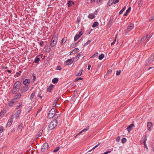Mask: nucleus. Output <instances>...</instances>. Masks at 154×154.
<instances>
[{
  "label": "nucleus",
  "instance_id": "f257e3e1",
  "mask_svg": "<svg viewBox=\"0 0 154 154\" xmlns=\"http://www.w3.org/2000/svg\"><path fill=\"white\" fill-rule=\"evenodd\" d=\"M21 83L19 81L16 82L14 84L12 90L13 94H17L20 90Z\"/></svg>",
  "mask_w": 154,
  "mask_h": 154
},
{
  "label": "nucleus",
  "instance_id": "f03ea898",
  "mask_svg": "<svg viewBox=\"0 0 154 154\" xmlns=\"http://www.w3.org/2000/svg\"><path fill=\"white\" fill-rule=\"evenodd\" d=\"M55 109L54 108L52 109L49 112L48 117L49 119H51L54 117L55 118H58V116H60V115H59V116H57V115H55Z\"/></svg>",
  "mask_w": 154,
  "mask_h": 154
},
{
  "label": "nucleus",
  "instance_id": "7ed1b4c3",
  "mask_svg": "<svg viewBox=\"0 0 154 154\" xmlns=\"http://www.w3.org/2000/svg\"><path fill=\"white\" fill-rule=\"evenodd\" d=\"M57 124V121L56 119H55L52 121L50 123L48 126V130H51L54 129Z\"/></svg>",
  "mask_w": 154,
  "mask_h": 154
},
{
  "label": "nucleus",
  "instance_id": "20e7f679",
  "mask_svg": "<svg viewBox=\"0 0 154 154\" xmlns=\"http://www.w3.org/2000/svg\"><path fill=\"white\" fill-rule=\"evenodd\" d=\"M57 36L58 35L57 34H55L53 35L50 44L51 46L54 47L56 45L57 40Z\"/></svg>",
  "mask_w": 154,
  "mask_h": 154
},
{
  "label": "nucleus",
  "instance_id": "39448f33",
  "mask_svg": "<svg viewBox=\"0 0 154 154\" xmlns=\"http://www.w3.org/2000/svg\"><path fill=\"white\" fill-rule=\"evenodd\" d=\"M154 60V56L152 55L148 59V60L145 63L146 66H147L149 64L151 63Z\"/></svg>",
  "mask_w": 154,
  "mask_h": 154
},
{
  "label": "nucleus",
  "instance_id": "423d86ee",
  "mask_svg": "<svg viewBox=\"0 0 154 154\" xmlns=\"http://www.w3.org/2000/svg\"><path fill=\"white\" fill-rule=\"evenodd\" d=\"M48 144L46 143H44L41 149L42 151L45 152L48 149Z\"/></svg>",
  "mask_w": 154,
  "mask_h": 154
},
{
  "label": "nucleus",
  "instance_id": "0eeeda50",
  "mask_svg": "<svg viewBox=\"0 0 154 154\" xmlns=\"http://www.w3.org/2000/svg\"><path fill=\"white\" fill-rule=\"evenodd\" d=\"M134 27V24L131 23L128 26L127 29L126 30V32H128L132 29Z\"/></svg>",
  "mask_w": 154,
  "mask_h": 154
},
{
  "label": "nucleus",
  "instance_id": "6e6552de",
  "mask_svg": "<svg viewBox=\"0 0 154 154\" xmlns=\"http://www.w3.org/2000/svg\"><path fill=\"white\" fill-rule=\"evenodd\" d=\"M29 87L28 86H25L23 87H22L20 89V90L22 93H24L29 89Z\"/></svg>",
  "mask_w": 154,
  "mask_h": 154
},
{
  "label": "nucleus",
  "instance_id": "1a4fd4ad",
  "mask_svg": "<svg viewBox=\"0 0 154 154\" xmlns=\"http://www.w3.org/2000/svg\"><path fill=\"white\" fill-rule=\"evenodd\" d=\"M30 82V80L29 79H25L23 81V83L25 86L28 87L29 84Z\"/></svg>",
  "mask_w": 154,
  "mask_h": 154
},
{
  "label": "nucleus",
  "instance_id": "9d476101",
  "mask_svg": "<svg viewBox=\"0 0 154 154\" xmlns=\"http://www.w3.org/2000/svg\"><path fill=\"white\" fill-rule=\"evenodd\" d=\"M153 125L152 123L151 122H148L147 123V129L149 131H151L152 130L151 127H152Z\"/></svg>",
  "mask_w": 154,
  "mask_h": 154
},
{
  "label": "nucleus",
  "instance_id": "9b49d317",
  "mask_svg": "<svg viewBox=\"0 0 154 154\" xmlns=\"http://www.w3.org/2000/svg\"><path fill=\"white\" fill-rule=\"evenodd\" d=\"M17 102L15 99H13L11 101H9L8 103V105L10 106H11L15 105V103Z\"/></svg>",
  "mask_w": 154,
  "mask_h": 154
},
{
  "label": "nucleus",
  "instance_id": "f8f14e48",
  "mask_svg": "<svg viewBox=\"0 0 154 154\" xmlns=\"http://www.w3.org/2000/svg\"><path fill=\"white\" fill-rule=\"evenodd\" d=\"M21 110H17L15 112L14 114L15 118L17 119L18 118L19 115H20Z\"/></svg>",
  "mask_w": 154,
  "mask_h": 154
},
{
  "label": "nucleus",
  "instance_id": "ddd939ff",
  "mask_svg": "<svg viewBox=\"0 0 154 154\" xmlns=\"http://www.w3.org/2000/svg\"><path fill=\"white\" fill-rule=\"evenodd\" d=\"M134 127V125L133 124H132L131 125L128 126L127 128V129L129 133L132 129L133 127Z\"/></svg>",
  "mask_w": 154,
  "mask_h": 154
},
{
  "label": "nucleus",
  "instance_id": "4468645a",
  "mask_svg": "<svg viewBox=\"0 0 154 154\" xmlns=\"http://www.w3.org/2000/svg\"><path fill=\"white\" fill-rule=\"evenodd\" d=\"M13 122V119L12 117H11L10 119H9L8 123L6 125L7 127L10 126L12 124Z\"/></svg>",
  "mask_w": 154,
  "mask_h": 154
},
{
  "label": "nucleus",
  "instance_id": "2eb2a0df",
  "mask_svg": "<svg viewBox=\"0 0 154 154\" xmlns=\"http://www.w3.org/2000/svg\"><path fill=\"white\" fill-rule=\"evenodd\" d=\"M54 86L52 84H51L50 86H49L47 88V91L49 92H51V91L52 90Z\"/></svg>",
  "mask_w": 154,
  "mask_h": 154
},
{
  "label": "nucleus",
  "instance_id": "dca6fc26",
  "mask_svg": "<svg viewBox=\"0 0 154 154\" xmlns=\"http://www.w3.org/2000/svg\"><path fill=\"white\" fill-rule=\"evenodd\" d=\"M21 96V94L20 93H19L18 94L15 96L14 98H13L17 102V99L20 98Z\"/></svg>",
  "mask_w": 154,
  "mask_h": 154
},
{
  "label": "nucleus",
  "instance_id": "f3484780",
  "mask_svg": "<svg viewBox=\"0 0 154 154\" xmlns=\"http://www.w3.org/2000/svg\"><path fill=\"white\" fill-rule=\"evenodd\" d=\"M72 62L73 61L72 59H68L65 61L66 65H69L72 63Z\"/></svg>",
  "mask_w": 154,
  "mask_h": 154
},
{
  "label": "nucleus",
  "instance_id": "a211bd4d",
  "mask_svg": "<svg viewBox=\"0 0 154 154\" xmlns=\"http://www.w3.org/2000/svg\"><path fill=\"white\" fill-rule=\"evenodd\" d=\"M89 126H88L86 128L84 129L81 131H80L79 133H78V134H80L84 132H85L89 130Z\"/></svg>",
  "mask_w": 154,
  "mask_h": 154
},
{
  "label": "nucleus",
  "instance_id": "6ab92c4d",
  "mask_svg": "<svg viewBox=\"0 0 154 154\" xmlns=\"http://www.w3.org/2000/svg\"><path fill=\"white\" fill-rule=\"evenodd\" d=\"M97 14L94 13V14H90L88 15V17L90 19H93L95 17L94 15H96Z\"/></svg>",
  "mask_w": 154,
  "mask_h": 154
},
{
  "label": "nucleus",
  "instance_id": "aec40b11",
  "mask_svg": "<svg viewBox=\"0 0 154 154\" xmlns=\"http://www.w3.org/2000/svg\"><path fill=\"white\" fill-rule=\"evenodd\" d=\"M114 0H109L108 3H107V5L108 6H110L113 4H114Z\"/></svg>",
  "mask_w": 154,
  "mask_h": 154
},
{
  "label": "nucleus",
  "instance_id": "412c9836",
  "mask_svg": "<svg viewBox=\"0 0 154 154\" xmlns=\"http://www.w3.org/2000/svg\"><path fill=\"white\" fill-rule=\"evenodd\" d=\"M82 70H80L78 72H76L75 75L76 76H80L82 74Z\"/></svg>",
  "mask_w": 154,
  "mask_h": 154
},
{
  "label": "nucleus",
  "instance_id": "4be33fe9",
  "mask_svg": "<svg viewBox=\"0 0 154 154\" xmlns=\"http://www.w3.org/2000/svg\"><path fill=\"white\" fill-rule=\"evenodd\" d=\"M45 51L47 52H49L51 51V48L49 46L47 45L45 47Z\"/></svg>",
  "mask_w": 154,
  "mask_h": 154
},
{
  "label": "nucleus",
  "instance_id": "5701e85b",
  "mask_svg": "<svg viewBox=\"0 0 154 154\" xmlns=\"http://www.w3.org/2000/svg\"><path fill=\"white\" fill-rule=\"evenodd\" d=\"M35 94L34 93H32L30 96V99L32 101L34 100L35 99Z\"/></svg>",
  "mask_w": 154,
  "mask_h": 154
},
{
  "label": "nucleus",
  "instance_id": "b1692460",
  "mask_svg": "<svg viewBox=\"0 0 154 154\" xmlns=\"http://www.w3.org/2000/svg\"><path fill=\"white\" fill-rule=\"evenodd\" d=\"M58 79L57 78H55L52 80V82L54 84H56L58 82Z\"/></svg>",
  "mask_w": 154,
  "mask_h": 154
},
{
  "label": "nucleus",
  "instance_id": "393cba45",
  "mask_svg": "<svg viewBox=\"0 0 154 154\" xmlns=\"http://www.w3.org/2000/svg\"><path fill=\"white\" fill-rule=\"evenodd\" d=\"M148 35H146L145 36L143 37L141 40V41L140 42V43H142V42H143L146 39V38L148 37Z\"/></svg>",
  "mask_w": 154,
  "mask_h": 154
},
{
  "label": "nucleus",
  "instance_id": "a878e982",
  "mask_svg": "<svg viewBox=\"0 0 154 154\" xmlns=\"http://www.w3.org/2000/svg\"><path fill=\"white\" fill-rule=\"evenodd\" d=\"M99 23L97 22H95L94 23L92 27L93 28L95 27L98 26Z\"/></svg>",
  "mask_w": 154,
  "mask_h": 154
},
{
  "label": "nucleus",
  "instance_id": "bb28decb",
  "mask_svg": "<svg viewBox=\"0 0 154 154\" xmlns=\"http://www.w3.org/2000/svg\"><path fill=\"white\" fill-rule=\"evenodd\" d=\"M5 113V111H2L0 112V119L4 116Z\"/></svg>",
  "mask_w": 154,
  "mask_h": 154
},
{
  "label": "nucleus",
  "instance_id": "cd10ccee",
  "mask_svg": "<svg viewBox=\"0 0 154 154\" xmlns=\"http://www.w3.org/2000/svg\"><path fill=\"white\" fill-rule=\"evenodd\" d=\"M40 61V58L39 57H36L35 58V59L34 61V62L36 63H38Z\"/></svg>",
  "mask_w": 154,
  "mask_h": 154
},
{
  "label": "nucleus",
  "instance_id": "c85d7f7f",
  "mask_svg": "<svg viewBox=\"0 0 154 154\" xmlns=\"http://www.w3.org/2000/svg\"><path fill=\"white\" fill-rule=\"evenodd\" d=\"M104 57V55L103 54H102L99 56V59L100 60H102Z\"/></svg>",
  "mask_w": 154,
  "mask_h": 154
},
{
  "label": "nucleus",
  "instance_id": "c756f323",
  "mask_svg": "<svg viewBox=\"0 0 154 154\" xmlns=\"http://www.w3.org/2000/svg\"><path fill=\"white\" fill-rule=\"evenodd\" d=\"M22 103L21 102H20L19 103V105H17L16 106V109H18L22 105Z\"/></svg>",
  "mask_w": 154,
  "mask_h": 154
},
{
  "label": "nucleus",
  "instance_id": "7c9ffc66",
  "mask_svg": "<svg viewBox=\"0 0 154 154\" xmlns=\"http://www.w3.org/2000/svg\"><path fill=\"white\" fill-rule=\"evenodd\" d=\"M126 9V7H124L122 9V10H121L119 12V14H121L124 11V10Z\"/></svg>",
  "mask_w": 154,
  "mask_h": 154
},
{
  "label": "nucleus",
  "instance_id": "2f4dec72",
  "mask_svg": "<svg viewBox=\"0 0 154 154\" xmlns=\"http://www.w3.org/2000/svg\"><path fill=\"white\" fill-rule=\"evenodd\" d=\"M66 38H64L62 39L61 42V43L62 44L65 43L66 42Z\"/></svg>",
  "mask_w": 154,
  "mask_h": 154
},
{
  "label": "nucleus",
  "instance_id": "473e14b6",
  "mask_svg": "<svg viewBox=\"0 0 154 154\" xmlns=\"http://www.w3.org/2000/svg\"><path fill=\"white\" fill-rule=\"evenodd\" d=\"M117 38V35L116 34V37H115V38L114 39V41H113V42H112L111 43V45H112L114 44L115 43L116 41V39Z\"/></svg>",
  "mask_w": 154,
  "mask_h": 154
},
{
  "label": "nucleus",
  "instance_id": "72a5a7b5",
  "mask_svg": "<svg viewBox=\"0 0 154 154\" xmlns=\"http://www.w3.org/2000/svg\"><path fill=\"white\" fill-rule=\"evenodd\" d=\"M79 37H80L78 35L76 34L74 38V41H76L78 39Z\"/></svg>",
  "mask_w": 154,
  "mask_h": 154
},
{
  "label": "nucleus",
  "instance_id": "f704fd0d",
  "mask_svg": "<svg viewBox=\"0 0 154 154\" xmlns=\"http://www.w3.org/2000/svg\"><path fill=\"white\" fill-rule=\"evenodd\" d=\"M112 22L111 20H110L108 23V26L109 27H110L112 25Z\"/></svg>",
  "mask_w": 154,
  "mask_h": 154
},
{
  "label": "nucleus",
  "instance_id": "c9c22d12",
  "mask_svg": "<svg viewBox=\"0 0 154 154\" xmlns=\"http://www.w3.org/2000/svg\"><path fill=\"white\" fill-rule=\"evenodd\" d=\"M22 126L21 125V124H20L18 127L17 130L18 131H21L22 130Z\"/></svg>",
  "mask_w": 154,
  "mask_h": 154
},
{
  "label": "nucleus",
  "instance_id": "e433bc0d",
  "mask_svg": "<svg viewBox=\"0 0 154 154\" xmlns=\"http://www.w3.org/2000/svg\"><path fill=\"white\" fill-rule=\"evenodd\" d=\"M73 51L75 53H76L79 52V49L78 48H76L73 50Z\"/></svg>",
  "mask_w": 154,
  "mask_h": 154
},
{
  "label": "nucleus",
  "instance_id": "4c0bfd02",
  "mask_svg": "<svg viewBox=\"0 0 154 154\" xmlns=\"http://www.w3.org/2000/svg\"><path fill=\"white\" fill-rule=\"evenodd\" d=\"M60 147L59 146H57L55 149L54 150L53 152H57L59 150Z\"/></svg>",
  "mask_w": 154,
  "mask_h": 154
},
{
  "label": "nucleus",
  "instance_id": "58836bf2",
  "mask_svg": "<svg viewBox=\"0 0 154 154\" xmlns=\"http://www.w3.org/2000/svg\"><path fill=\"white\" fill-rule=\"evenodd\" d=\"M126 141H127V139L125 138H123L122 140V143H126Z\"/></svg>",
  "mask_w": 154,
  "mask_h": 154
},
{
  "label": "nucleus",
  "instance_id": "ea45409f",
  "mask_svg": "<svg viewBox=\"0 0 154 154\" xmlns=\"http://www.w3.org/2000/svg\"><path fill=\"white\" fill-rule=\"evenodd\" d=\"M72 1H69L67 3L68 4V6L69 7H70L72 6Z\"/></svg>",
  "mask_w": 154,
  "mask_h": 154
},
{
  "label": "nucleus",
  "instance_id": "a19ab883",
  "mask_svg": "<svg viewBox=\"0 0 154 154\" xmlns=\"http://www.w3.org/2000/svg\"><path fill=\"white\" fill-rule=\"evenodd\" d=\"M98 54V53L97 52H96L95 53H94V54L93 55H92L91 57H90V58H94L95 57H96L97 56Z\"/></svg>",
  "mask_w": 154,
  "mask_h": 154
},
{
  "label": "nucleus",
  "instance_id": "79ce46f5",
  "mask_svg": "<svg viewBox=\"0 0 154 154\" xmlns=\"http://www.w3.org/2000/svg\"><path fill=\"white\" fill-rule=\"evenodd\" d=\"M57 102V100H54L52 104V106L53 107H54L56 105Z\"/></svg>",
  "mask_w": 154,
  "mask_h": 154
},
{
  "label": "nucleus",
  "instance_id": "37998d69",
  "mask_svg": "<svg viewBox=\"0 0 154 154\" xmlns=\"http://www.w3.org/2000/svg\"><path fill=\"white\" fill-rule=\"evenodd\" d=\"M83 79V78H81V77L77 78H76L75 79V81L76 82V81H78L79 80H81Z\"/></svg>",
  "mask_w": 154,
  "mask_h": 154
},
{
  "label": "nucleus",
  "instance_id": "c03bdc74",
  "mask_svg": "<svg viewBox=\"0 0 154 154\" xmlns=\"http://www.w3.org/2000/svg\"><path fill=\"white\" fill-rule=\"evenodd\" d=\"M91 42V41L90 40H88L84 44V46H85V45L89 44Z\"/></svg>",
  "mask_w": 154,
  "mask_h": 154
},
{
  "label": "nucleus",
  "instance_id": "a18cd8bd",
  "mask_svg": "<svg viewBox=\"0 0 154 154\" xmlns=\"http://www.w3.org/2000/svg\"><path fill=\"white\" fill-rule=\"evenodd\" d=\"M22 71H20L18 72H17L16 73V74H17V76H18L21 75V73L22 72Z\"/></svg>",
  "mask_w": 154,
  "mask_h": 154
},
{
  "label": "nucleus",
  "instance_id": "49530a36",
  "mask_svg": "<svg viewBox=\"0 0 154 154\" xmlns=\"http://www.w3.org/2000/svg\"><path fill=\"white\" fill-rule=\"evenodd\" d=\"M112 72V70L111 69H109L106 74V75H109V74H110Z\"/></svg>",
  "mask_w": 154,
  "mask_h": 154
},
{
  "label": "nucleus",
  "instance_id": "de8ad7c7",
  "mask_svg": "<svg viewBox=\"0 0 154 154\" xmlns=\"http://www.w3.org/2000/svg\"><path fill=\"white\" fill-rule=\"evenodd\" d=\"M121 70H117L116 71V75H119L121 73Z\"/></svg>",
  "mask_w": 154,
  "mask_h": 154
},
{
  "label": "nucleus",
  "instance_id": "09e8293b",
  "mask_svg": "<svg viewBox=\"0 0 154 154\" xmlns=\"http://www.w3.org/2000/svg\"><path fill=\"white\" fill-rule=\"evenodd\" d=\"M3 126L0 127V132L2 133L3 131Z\"/></svg>",
  "mask_w": 154,
  "mask_h": 154
},
{
  "label": "nucleus",
  "instance_id": "8fccbe9b",
  "mask_svg": "<svg viewBox=\"0 0 154 154\" xmlns=\"http://www.w3.org/2000/svg\"><path fill=\"white\" fill-rule=\"evenodd\" d=\"M42 132V130H41L40 131V132L39 133V134L38 135V137H39L41 136Z\"/></svg>",
  "mask_w": 154,
  "mask_h": 154
},
{
  "label": "nucleus",
  "instance_id": "3c124183",
  "mask_svg": "<svg viewBox=\"0 0 154 154\" xmlns=\"http://www.w3.org/2000/svg\"><path fill=\"white\" fill-rule=\"evenodd\" d=\"M131 7H129L128 9L126 10V12H127V13H128L130 10H131Z\"/></svg>",
  "mask_w": 154,
  "mask_h": 154
},
{
  "label": "nucleus",
  "instance_id": "603ef678",
  "mask_svg": "<svg viewBox=\"0 0 154 154\" xmlns=\"http://www.w3.org/2000/svg\"><path fill=\"white\" fill-rule=\"evenodd\" d=\"M73 58V60L75 61H76L79 58L78 57H76V56H75V57H74Z\"/></svg>",
  "mask_w": 154,
  "mask_h": 154
},
{
  "label": "nucleus",
  "instance_id": "864d4df0",
  "mask_svg": "<svg viewBox=\"0 0 154 154\" xmlns=\"http://www.w3.org/2000/svg\"><path fill=\"white\" fill-rule=\"evenodd\" d=\"M83 34V32L82 31H81L79 32V34L78 35L80 37Z\"/></svg>",
  "mask_w": 154,
  "mask_h": 154
},
{
  "label": "nucleus",
  "instance_id": "5fc2aeb1",
  "mask_svg": "<svg viewBox=\"0 0 154 154\" xmlns=\"http://www.w3.org/2000/svg\"><path fill=\"white\" fill-rule=\"evenodd\" d=\"M100 144V143H98V144L96 145L94 147H93L92 148V149H95Z\"/></svg>",
  "mask_w": 154,
  "mask_h": 154
},
{
  "label": "nucleus",
  "instance_id": "6e6d98bb",
  "mask_svg": "<svg viewBox=\"0 0 154 154\" xmlns=\"http://www.w3.org/2000/svg\"><path fill=\"white\" fill-rule=\"evenodd\" d=\"M32 76H33V80H33V82H34L35 81V80L36 79V76L35 75H32Z\"/></svg>",
  "mask_w": 154,
  "mask_h": 154
},
{
  "label": "nucleus",
  "instance_id": "4d7b16f0",
  "mask_svg": "<svg viewBox=\"0 0 154 154\" xmlns=\"http://www.w3.org/2000/svg\"><path fill=\"white\" fill-rule=\"evenodd\" d=\"M82 55V54L79 53L76 55V57H78V58H79Z\"/></svg>",
  "mask_w": 154,
  "mask_h": 154
},
{
  "label": "nucleus",
  "instance_id": "13d9d810",
  "mask_svg": "<svg viewBox=\"0 0 154 154\" xmlns=\"http://www.w3.org/2000/svg\"><path fill=\"white\" fill-rule=\"evenodd\" d=\"M57 69L59 70H60L61 69V68L60 66H58L57 67Z\"/></svg>",
  "mask_w": 154,
  "mask_h": 154
},
{
  "label": "nucleus",
  "instance_id": "bf43d9fd",
  "mask_svg": "<svg viewBox=\"0 0 154 154\" xmlns=\"http://www.w3.org/2000/svg\"><path fill=\"white\" fill-rule=\"evenodd\" d=\"M97 2L98 4H100L101 2H102V0H97Z\"/></svg>",
  "mask_w": 154,
  "mask_h": 154
},
{
  "label": "nucleus",
  "instance_id": "052dcab7",
  "mask_svg": "<svg viewBox=\"0 0 154 154\" xmlns=\"http://www.w3.org/2000/svg\"><path fill=\"white\" fill-rule=\"evenodd\" d=\"M120 140V137H117L116 139V141H117L118 142H119V141Z\"/></svg>",
  "mask_w": 154,
  "mask_h": 154
},
{
  "label": "nucleus",
  "instance_id": "680f3d73",
  "mask_svg": "<svg viewBox=\"0 0 154 154\" xmlns=\"http://www.w3.org/2000/svg\"><path fill=\"white\" fill-rule=\"evenodd\" d=\"M120 0H114V4H116L119 2Z\"/></svg>",
  "mask_w": 154,
  "mask_h": 154
},
{
  "label": "nucleus",
  "instance_id": "e2e57ef3",
  "mask_svg": "<svg viewBox=\"0 0 154 154\" xmlns=\"http://www.w3.org/2000/svg\"><path fill=\"white\" fill-rule=\"evenodd\" d=\"M91 67V65L88 64V70H89L90 69V68Z\"/></svg>",
  "mask_w": 154,
  "mask_h": 154
},
{
  "label": "nucleus",
  "instance_id": "0e129e2a",
  "mask_svg": "<svg viewBox=\"0 0 154 154\" xmlns=\"http://www.w3.org/2000/svg\"><path fill=\"white\" fill-rule=\"evenodd\" d=\"M111 151H108L105 152L103 154H108V153L110 152Z\"/></svg>",
  "mask_w": 154,
  "mask_h": 154
},
{
  "label": "nucleus",
  "instance_id": "69168bd1",
  "mask_svg": "<svg viewBox=\"0 0 154 154\" xmlns=\"http://www.w3.org/2000/svg\"><path fill=\"white\" fill-rule=\"evenodd\" d=\"M154 19V15H153V16H152L151 17V19L150 20H149V21H151V20H153Z\"/></svg>",
  "mask_w": 154,
  "mask_h": 154
},
{
  "label": "nucleus",
  "instance_id": "338daca9",
  "mask_svg": "<svg viewBox=\"0 0 154 154\" xmlns=\"http://www.w3.org/2000/svg\"><path fill=\"white\" fill-rule=\"evenodd\" d=\"M40 45L42 46L43 45V41H40L39 42Z\"/></svg>",
  "mask_w": 154,
  "mask_h": 154
},
{
  "label": "nucleus",
  "instance_id": "774afa93",
  "mask_svg": "<svg viewBox=\"0 0 154 154\" xmlns=\"http://www.w3.org/2000/svg\"><path fill=\"white\" fill-rule=\"evenodd\" d=\"M143 143L145 147L147 148V145L146 144V142H143Z\"/></svg>",
  "mask_w": 154,
  "mask_h": 154
}]
</instances>
